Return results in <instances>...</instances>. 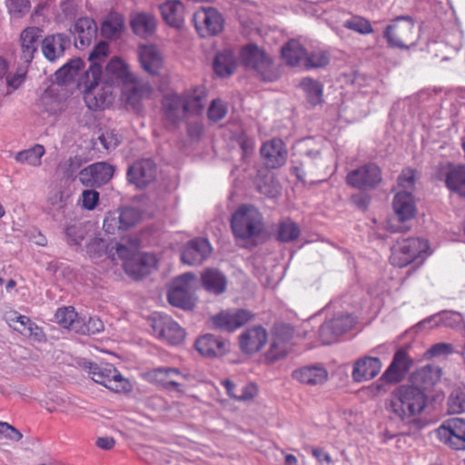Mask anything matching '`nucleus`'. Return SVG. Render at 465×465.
Here are the masks:
<instances>
[{
    "mask_svg": "<svg viewBox=\"0 0 465 465\" xmlns=\"http://www.w3.org/2000/svg\"><path fill=\"white\" fill-rule=\"evenodd\" d=\"M427 406V396L415 386L401 385L390 396L387 410L396 419L405 421L420 415Z\"/></svg>",
    "mask_w": 465,
    "mask_h": 465,
    "instance_id": "f257e3e1",
    "label": "nucleus"
},
{
    "mask_svg": "<svg viewBox=\"0 0 465 465\" xmlns=\"http://www.w3.org/2000/svg\"><path fill=\"white\" fill-rule=\"evenodd\" d=\"M101 77V68L94 65L84 73L79 83L84 103L93 111L103 110L114 102V85L107 81L102 82Z\"/></svg>",
    "mask_w": 465,
    "mask_h": 465,
    "instance_id": "f03ea898",
    "label": "nucleus"
},
{
    "mask_svg": "<svg viewBox=\"0 0 465 465\" xmlns=\"http://www.w3.org/2000/svg\"><path fill=\"white\" fill-rule=\"evenodd\" d=\"M430 255V243L419 237L398 239L391 247L390 257L393 266L403 268L411 263L421 265Z\"/></svg>",
    "mask_w": 465,
    "mask_h": 465,
    "instance_id": "7ed1b4c3",
    "label": "nucleus"
},
{
    "mask_svg": "<svg viewBox=\"0 0 465 465\" xmlns=\"http://www.w3.org/2000/svg\"><path fill=\"white\" fill-rule=\"evenodd\" d=\"M231 227L235 238L249 240L263 232V216L254 206L242 204L232 215Z\"/></svg>",
    "mask_w": 465,
    "mask_h": 465,
    "instance_id": "20e7f679",
    "label": "nucleus"
},
{
    "mask_svg": "<svg viewBox=\"0 0 465 465\" xmlns=\"http://www.w3.org/2000/svg\"><path fill=\"white\" fill-rule=\"evenodd\" d=\"M88 374L91 379L112 391L126 393L133 390L131 381L124 377L111 363H89Z\"/></svg>",
    "mask_w": 465,
    "mask_h": 465,
    "instance_id": "39448f33",
    "label": "nucleus"
},
{
    "mask_svg": "<svg viewBox=\"0 0 465 465\" xmlns=\"http://www.w3.org/2000/svg\"><path fill=\"white\" fill-rule=\"evenodd\" d=\"M153 335L171 345H178L185 339L184 330L166 314L155 313L149 318Z\"/></svg>",
    "mask_w": 465,
    "mask_h": 465,
    "instance_id": "423d86ee",
    "label": "nucleus"
},
{
    "mask_svg": "<svg viewBox=\"0 0 465 465\" xmlns=\"http://www.w3.org/2000/svg\"><path fill=\"white\" fill-rule=\"evenodd\" d=\"M348 185L361 191H371L382 182V171L374 163H368L350 171L345 178Z\"/></svg>",
    "mask_w": 465,
    "mask_h": 465,
    "instance_id": "0eeeda50",
    "label": "nucleus"
},
{
    "mask_svg": "<svg viewBox=\"0 0 465 465\" xmlns=\"http://www.w3.org/2000/svg\"><path fill=\"white\" fill-rule=\"evenodd\" d=\"M434 177L443 181L451 193L465 198V164L441 162L435 167Z\"/></svg>",
    "mask_w": 465,
    "mask_h": 465,
    "instance_id": "6e6552de",
    "label": "nucleus"
},
{
    "mask_svg": "<svg viewBox=\"0 0 465 465\" xmlns=\"http://www.w3.org/2000/svg\"><path fill=\"white\" fill-rule=\"evenodd\" d=\"M414 23L407 17H398L389 25L383 36L388 45L392 48L404 49L414 43Z\"/></svg>",
    "mask_w": 465,
    "mask_h": 465,
    "instance_id": "1a4fd4ad",
    "label": "nucleus"
},
{
    "mask_svg": "<svg viewBox=\"0 0 465 465\" xmlns=\"http://www.w3.org/2000/svg\"><path fill=\"white\" fill-rule=\"evenodd\" d=\"M254 318V314L246 309H227L210 318L212 328L222 331L232 332Z\"/></svg>",
    "mask_w": 465,
    "mask_h": 465,
    "instance_id": "9d476101",
    "label": "nucleus"
},
{
    "mask_svg": "<svg viewBox=\"0 0 465 465\" xmlns=\"http://www.w3.org/2000/svg\"><path fill=\"white\" fill-rule=\"evenodd\" d=\"M436 433L438 439L450 449L465 450V420L448 419L437 429Z\"/></svg>",
    "mask_w": 465,
    "mask_h": 465,
    "instance_id": "9b49d317",
    "label": "nucleus"
},
{
    "mask_svg": "<svg viewBox=\"0 0 465 465\" xmlns=\"http://www.w3.org/2000/svg\"><path fill=\"white\" fill-rule=\"evenodd\" d=\"M193 23L202 37L217 35L223 30V15L213 7H202L194 13Z\"/></svg>",
    "mask_w": 465,
    "mask_h": 465,
    "instance_id": "f8f14e48",
    "label": "nucleus"
},
{
    "mask_svg": "<svg viewBox=\"0 0 465 465\" xmlns=\"http://www.w3.org/2000/svg\"><path fill=\"white\" fill-rule=\"evenodd\" d=\"M260 155L266 168L276 169L285 164L288 151L282 139L273 138L262 143L260 149Z\"/></svg>",
    "mask_w": 465,
    "mask_h": 465,
    "instance_id": "ddd939ff",
    "label": "nucleus"
},
{
    "mask_svg": "<svg viewBox=\"0 0 465 465\" xmlns=\"http://www.w3.org/2000/svg\"><path fill=\"white\" fill-rule=\"evenodd\" d=\"M114 173L113 165L99 162L84 168L79 173V180L83 185L87 187L101 186L108 183Z\"/></svg>",
    "mask_w": 465,
    "mask_h": 465,
    "instance_id": "4468645a",
    "label": "nucleus"
},
{
    "mask_svg": "<svg viewBox=\"0 0 465 465\" xmlns=\"http://www.w3.org/2000/svg\"><path fill=\"white\" fill-rule=\"evenodd\" d=\"M356 324V318L352 315H342L325 322L319 330V335L324 344L333 342L336 338L349 331Z\"/></svg>",
    "mask_w": 465,
    "mask_h": 465,
    "instance_id": "2eb2a0df",
    "label": "nucleus"
},
{
    "mask_svg": "<svg viewBox=\"0 0 465 465\" xmlns=\"http://www.w3.org/2000/svg\"><path fill=\"white\" fill-rule=\"evenodd\" d=\"M413 364V361L404 349H399L393 355L392 361L382 373V380L389 384H397L402 381Z\"/></svg>",
    "mask_w": 465,
    "mask_h": 465,
    "instance_id": "dca6fc26",
    "label": "nucleus"
},
{
    "mask_svg": "<svg viewBox=\"0 0 465 465\" xmlns=\"http://www.w3.org/2000/svg\"><path fill=\"white\" fill-rule=\"evenodd\" d=\"M156 177V165L151 160H140L128 168L127 180L137 188L147 187Z\"/></svg>",
    "mask_w": 465,
    "mask_h": 465,
    "instance_id": "f3484780",
    "label": "nucleus"
},
{
    "mask_svg": "<svg viewBox=\"0 0 465 465\" xmlns=\"http://www.w3.org/2000/svg\"><path fill=\"white\" fill-rule=\"evenodd\" d=\"M268 341V333L262 325H254L247 328L239 336L241 351L246 354H253L260 351Z\"/></svg>",
    "mask_w": 465,
    "mask_h": 465,
    "instance_id": "a211bd4d",
    "label": "nucleus"
},
{
    "mask_svg": "<svg viewBox=\"0 0 465 465\" xmlns=\"http://www.w3.org/2000/svg\"><path fill=\"white\" fill-rule=\"evenodd\" d=\"M43 31L36 26H29L24 29L19 37L20 60L29 64L38 51L39 44L43 36Z\"/></svg>",
    "mask_w": 465,
    "mask_h": 465,
    "instance_id": "6ab92c4d",
    "label": "nucleus"
},
{
    "mask_svg": "<svg viewBox=\"0 0 465 465\" xmlns=\"http://www.w3.org/2000/svg\"><path fill=\"white\" fill-rule=\"evenodd\" d=\"M151 94V85L147 82L138 80L135 76L124 81L122 85V98L133 108H136L140 102L148 98Z\"/></svg>",
    "mask_w": 465,
    "mask_h": 465,
    "instance_id": "aec40b11",
    "label": "nucleus"
},
{
    "mask_svg": "<svg viewBox=\"0 0 465 465\" xmlns=\"http://www.w3.org/2000/svg\"><path fill=\"white\" fill-rule=\"evenodd\" d=\"M146 378L150 382L161 385L166 390L173 389L180 391L182 388L180 380L184 379V375L176 368L161 367L148 371Z\"/></svg>",
    "mask_w": 465,
    "mask_h": 465,
    "instance_id": "412c9836",
    "label": "nucleus"
},
{
    "mask_svg": "<svg viewBox=\"0 0 465 465\" xmlns=\"http://www.w3.org/2000/svg\"><path fill=\"white\" fill-rule=\"evenodd\" d=\"M211 252L212 247L208 240L195 238L185 245L181 259L188 265H199L210 256Z\"/></svg>",
    "mask_w": 465,
    "mask_h": 465,
    "instance_id": "4be33fe9",
    "label": "nucleus"
},
{
    "mask_svg": "<svg viewBox=\"0 0 465 465\" xmlns=\"http://www.w3.org/2000/svg\"><path fill=\"white\" fill-rule=\"evenodd\" d=\"M156 266L157 259L155 255L147 252L135 253L132 259L124 262L126 273L136 280L149 274Z\"/></svg>",
    "mask_w": 465,
    "mask_h": 465,
    "instance_id": "5701e85b",
    "label": "nucleus"
},
{
    "mask_svg": "<svg viewBox=\"0 0 465 465\" xmlns=\"http://www.w3.org/2000/svg\"><path fill=\"white\" fill-rule=\"evenodd\" d=\"M382 362L378 357L363 356L352 367L351 378L355 382L368 381L381 372Z\"/></svg>",
    "mask_w": 465,
    "mask_h": 465,
    "instance_id": "b1692460",
    "label": "nucleus"
},
{
    "mask_svg": "<svg viewBox=\"0 0 465 465\" xmlns=\"http://www.w3.org/2000/svg\"><path fill=\"white\" fill-rule=\"evenodd\" d=\"M74 37L75 46L84 48L89 46L97 35V25L93 18L80 17L70 29Z\"/></svg>",
    "mask_w": 465,
    "mask_h": 465,
    "instance_id": "393cba45",
    "label": "nucleus"
},
{
    "mask_svg": "<svg viewBox=\"0 0 465 465\" xmlns=\"http://www.w3.org/2000/svg\"><path fill=\"white\" fill-rule=\"evenodd\" d=\"M291 339L292 334L289 330H275L271 346L265 353V361L272 363L284 358L291 349Z\"/></svg>",
    "mask_w": 465,
    "mask_h": 465,
    "instance_id": "a878e982",
    "label": "nucleus"
},
{
    "mask_svg": "<svg viewBox=\"0 0 465 465\" xmlns=\"http://www.w3.org/2000/svg\"><path fill=\"white\" fill-rule=\"evenodd\" d=\"M241 59L245 66L256 70L261 74H264L272 67L271 59L254 45H248L242 48Z\"/></svg>",
    "mask_w": 465,
    "mask_h": 465,
    "instance_id": "bb28decb",
    "label": "nucleus"
},
{
    "mask_svg": "<svg viewBox=\"0 0 465 465\" xmlns=\"http://www.w3.org/2000/svg\"><path fill=\"white\" fill-rule=\"evenodd\" d=\"M227 345L225 341L213 334H204L196 340L194 347L204 357L218 358L226 353Z\"/></svg>",
    "mask_w": 465,
    "mask_h": 465,
    "instance_id": "cd10ccee",
    "label": "nucleus"
},
{
    "mask_svg": "<svg viewBox=\"0 0 465 465\" xmlns=\"http://www.w3.org/2000/svg\"><path fill=\"white\" fill-rule=\"evenodd\" d=\"M139 62L142 68L152 75L160 73L163 65L161 52L155 45H142L139 48Z\"/></svg>",
    "mask_w": 465,
    "mask_h": 465,
    "instance_id": "c85d7f7f",
    "label": "nucleus"
},
{
    "mask_svg": "<svg viewBox=\"0 0 465 465\" xmlns=\"http://www.w3.org/2000/svg\"><path fill=\"white\" fill-rule=\"evenodd\" d=\"M393 210L401 221L412 219L416 214V205L410 191H399L393 199Z\"/></svg>",
    "mask_w": 465,
    "mask_h": 465,
    "instance_id": "c756f323",
    "label": "nucleus"
},
{
    "mask_svg": "<svg viewBox=\"0 0 465 465\" xmlns=\"http://www.w3.org/2000/svg\"><path fill=\"white\" fill-rule=\"evenodd\" d=\"M67 44L68 39L64 35H47L42 40L43 54L47 60L54 62L64 54Z\"/></svg>",
    "mask_w": 465,
    "mask_h": 465,
    "instance_id": "7c9ffc66",
    "label": "nucleus"
},
{
    "mask_svg": "<svg viewBox=\"0 0 465 465\" xmlns=\"http://www.w3.org/2000/svg\"><path fill=\"white\" fill-rule=\"evenodd\" d=\"M164 22L172 27L181 28L184 23V7L178 0H169L160 5Z\"/></svg>",
    "mask_w": 465,
    "mask_h": 465,
    "instance_id": "2f4dec72",
    "label": "nucleus"
},
{
    "mask_svg": "<svg viewBox=\"0 0 465 465\" xmlns=\"http://www.w3.org/2000/svg\"><path fill=\"white\" fill-rule=\"evenodd\" d=\"M162 104L163 114L169 122L175 124L185 116L182 94H166L163 96Z\"/></svg>",
    "mask_w": 465,
    "mask_h": 465,
    "instance_id": "473e14b6",
    "label": "nucleus"
},
{
    "mask_svg": "<svg viewBox=\"0 0 465 465\" xmlns=\"http://www.w3.org/2000/svg\"><path fill=\"white\" fill-rule=\"evenodd\" d=\"M203 288L215 295L223 293L227 286L225 275L217 269L208 268L201 274Z\"/></svg>",
    "mask_w": 465,
    "mask_h": 465,
    "instance_id": "72a5a7b5",
    "label": "nucleus"
},
{
    "mask_svg": "<svg viewBox=\"0 0 465 465\" xmlns=\"http://www.w3.org/2000/svg\"><path fill=\"white\" fill-rule=\"evenodd\" d=\"M441 376V371L435 365H426L418 369L413 374V382L415 387L420 390H430L439 382Z\"/></svg>",
    "mask_w": 465,
    "mask_h": 465,
    "instance_id": "f704fd0d",
    "label": "nucleus"
},
{
    "mask_svg": "<svg viewBox=\"0 0 465 465\" xmlns=\"http://www.w3.org/2000/svg\"><path fill=\"white\" fill-rule=\"evenodd\" d=\"M292 378L303 384L318 385L327 380L328 372L322 367L306 366L293 371Z\"/></svg>",
    "mask_w": 465,
    "mask_h": 465,
    "instance_id": "c9c22d12",
    "label": "nucleus"
},
{
    "mask_svg": "<svg viewBox=\"0 0 465 465\" xmlns=\"http://www.w3.org/2000/svg\"><path fill=\"white\" fill-rule=\"evenodd\" d=\"M186 115H200L204 110L205 93L203 89H193L182 94Z\"/></svg>",
    "mask_w": 465,
    "mask_h": 465,
    "instance_id": "e433bc0d",
    "label": "nucleus"
},
{
    "mask_svg": "<svg viewBox=\"0 0 465 465\" xmlns=\"http://www.w3.org/2000/svg\"><path fill=\"white\" fill-rule=\"evenodd\" d=\"M236 67V59L233 53L224 50L216 54L213 61V70L221 77L231 75Z\"/></svg>",
    "mask_w": 465,
    "mask_h": 465,
    "instance_id": "4c0bfd02",
    "label": "nucleus"
},
{
    "mask_svg": "<svg viewBox=\"0 0 465 465\" xmlns=\"http://www.w3.org/2000/svg\"><path fill=\"white\" fill-rule=\"evenodd\" d=\"M131 26L135 35L146 37L155 31V18L150 14L139 13L132 18Z\"/></svg>",
    "mask_w": 465,
    "mask_h": 465,
    "instance_id": "58836bf2",
    "label": "nucleus"
},
{
    "mask_svg": "<svg viewBox=\"0 0 465 465\" xmlns=\"http://www.w3.org/2000/svg\"><path fill=\"white\" fill-rule=\"evenodd\" d=\"M282 56L287 64L291 66L300 65L304 63L306 56L305 48L296 40H290L282 48Z\"/></svg>",
    "mask_w": 465,
    "mask_h": 465,
    "instance_id": "ea45409f",
    "label": "nucleus"
},
{
    "mask_svg": "<svg viewBox=\"0 0 465 465\" xmlns=\"http://www.w3.org/2000/svg\"><path fill=\"white\" fill-rule=\"evenodd\" d=\"M124 27V18L122 15L111 12L101 25V33L106 38L117 37Z\"/></svg>",
    "mask_w": 465,
    "mask_h": 465,
    "instance_id": "a19ab883",
    "label": "nucleus"
},
{
    "mask_svg": "<svg viewBox=\"0 0 465 465\" xmlns=\"http://www.w3.org/2000/svg\"><path fill=\"white\" fill-rule=\"evenodd\" d=\"M300 227L290 218L282 220L277 225L275 238L281 242H290L299 238Z\"/></svg>",
    "mask_w": 465,
    "mask_h": 465,
    "instance_id": "79ce46f5",
    "label": "nucleus"
},
{
    "mask_svg": "<svg viewBox=\"0 0 465 465\" xmlns=\"http://www.w3.org/2000/svg\"><path fill=\"white\" fill-rule=\"evenodd\" d=\"M168 301L172 305L183 309H191L194 305L193 293L178 287L171 286L168 291Z\"/></svg>",
    "mask_w": 465,
    "mask_h": 465,
    "instance_id": "37998d69",
    "label": "nucleus"
},
{
    "mask_svg": "<svg viewBox=\"0 0 465 465\" xmlns=\"http://www.w3.org/2000/svg\"><path fill=\"white\" fill-rule=\"evenodd\" d=\"M45 147L41 144H35L33 147L18 152L15 159L18 163H28L32 166H39L41 164V158L45 154Z\"/></svg>",
    "mask_w": 465,
    "mask_h": 465,
    "instance_id": "c03bdc74",
    "label": "nucleus"
},
{
    "mask_svg": "<svg viewBox=\"0 0 465 465\" xmlns=\"http://www.w3.org/2000/svg\"><path fill=\"white\" fill-rule=\"evenodd\" d=\"M300 87L304 91L310 104L316 105L322 100V85L312 78H304L300 83Z\"/></svg>",
    "mask_w": 465,
    "mask_h": 465,
    "instance_id": "a18cd8bd",
    "label": "nucleus"
},
{
    "mask_svg": "<svg viewBox=\"0 0 465 465\" xmlns=\"http://www.w3.org/2000/svg\"><path fill=\"white\" fill-rule=\"evenodd\" d=\"M83 67V60L80 58L72 59L56 71V79L65 84L71 81Z\"/></svg>",
    "mask_w": 465,
    "mask_h": 465,
    "instance_id": "49530a36",
    "label": "nucleus"
},
{
    "mask_svg": "<svg viewBox=\"0 0 465 465\" xmlns=\"http://www.w3.org/2000/svg\"><path fill=\"white\" fill-rule=\"evenodd\" d=\"M106 72L121 80L123 84L124 81H127L134 76L132 73H130L126 63L118 57H114L109 61L106 65Z\"/></svg>",
    "mask_w": 465,
    "mask_h": 465,
    "instance_id": "de8ad7c7",
    "label": "nucleus"
},
{
    "mask_svg": "<svg viewBox=\"0 0 465 465\" xmlns=\"http://www.w3.org/2000/svg\"><path fill=\"white\" fill-rule=\"evenodd\" d=\"M343 26L363 35L374 31L370 20L361 15H352L343 23Z\"/></svg>",
    "mask_w": 465,
    "mask_h": 465,
    "instance_id": "09e8293b",
    "label": "nucleus"
},
{
    "mask_svg": "<svg viewBox=\"0 0 465 465\" xmlns=\"http://www.w3.org/2000/svg\"><path fill=\"white\" fill-rule=\"evenodd\" d=\"M103 227L104 232L109 234H120L123 232V225L119 209L110 211L106 213L104 219Z\"/></svg>",
    "mask_w": 465,
    "mask_h": 465,
    "instance_id": "8fccbe9b",
    "label": "nucleus"
},
{
    "mask_svg": "<svg viewBox=\"0 0 465 465\" xmlns=\"http://www.w3.org/2000/svg\"><path fill=\"white\" fill-rule=\"evenodd\" d=\"M330 63V54L327 51L316 50L306 54L304 66L307 69L325 67Z\"/></svg>",
    "mask_w": 465,
    "mask_h": 465,
    "instance_id": "3c124183",
    "label": "nucleus"
},
{
    "mask_svg": "<svg viewBox=\"0 0 465 465\" xmlns=\"http://www.w3.org/2000/svg\"><path fill=\"white\" fill-rule=\"evenodd\" d=\"M77 313L73 307L59 308L55 312V319L59 325L66 329L74 330Z\"/></svg>",
    "mask_w": 465,
    "mask_h": 465,
    "instance_id": "603ef678",
    "label": "nucleus"
},
{
    "mask_svg": "<svg viewBox=\"0 0 465 465\" xmlns=\"http://www.w3.org/2000/svg\"><path fill=\"white\" fill-rule=\"evenodd\" d=\"M448 406L449 411L451 413L465 411V387L453 390L449 398Z\"/></svg>",
    "mask_w": 465,
    "mask_h": 465,
    "instance_id": "864d4df0",
    "label": "nucleus"
},
{
    "mask_svg": "<svg viewBox=\"0 0 465 465\" xmlns=\"http://www.w3.org/2000/svg\"><path fill=\"white\" fill-rule=\"evenodd\" d=\"M121 213L123 232L134 227L141 219L140 213L132 207L118 208Z\"/></svg>",
    "mask_w": 465,
    "mask_h": 465,
    "instance_id": "5fc2aeb1",
    "label": "nucleus"
},
{
    "mask_svg": "<svg viewBox=\"0 0 465 465\" xmlns=\"http://www.w3.org/2000/svg\"><path fill=\"white\" fill-rule=\"evenodd\" d=\"M108 55V45L101 41L98 43L93 49V51L89 54V61L91 64L88 69H91L94 65H97L101 68L103 72L102 63Z\"/></svg>",
    "mask_w": 465,
    "mask_h": 465,
    "instance_id": "6e6d98bb",
    "label": "nucleus"
},
{
    "mask_svg": "<svg viewBox=\"0 0 465 465\" xmlns=\"http://www.w3.org/2000/svg\"><path fill=\"white\" fill-rule=\"evenodd\" d=\"M227 111L226 104L221 99H214L207 111L208 119L216 123L225 117Z\"/></svg>",
    "mask_w": 465,
    "mask_h": 465,
    "instance_id": "4d7b16f0",
    "label": "nucleus"
},
{
    "mask_svg": "<svg viewBox=\"0 0 465 465\" xmlns=\"http://www.w3.org/2000/svg\"><path fill=\"white\" fill-rule=\"evenodd\" d=\"M6 6L12 16L20 18L29 12L31 5L29 0H7Z\"/></svg>",
    "mask_w": 465,
    "mask_h": 465,
    "instance_id": "13d9d810",
    "label": "nucleus"
},
{
    "mask_svg": "<svg viewBox=\"0 0 465 465\" xmlns=\"http://www.w3.org/2000/svg\"><path fill=\"white\" fill-rule=\"evenodd\" d=\"M417 172L411 168H405L398 178V186L402 188V191L411 192L415 185Z\"/></svg>",
    "mask_w": 465,
    "mask_h": 465,
    "instance_id": "bf43d9fd",
    "label": "nucleus"
},
{
    "mask_svg": "<svg viewBox=\"0 0 465 465\" xmlns=\"http://www.w3.org/2000/svg\"><path fill=\"white\" fill-rule=\"evenodd\" d=\"M195 279V275L192 272L183 273L173 280L172 287H178L181 290L188 291L193 293V283Z\"/></svg>",
    "mask_w": 465,
    "mask_h": 465,
    "instance_id": "052dcab7",
    "label": "nucleus"
},
{
    "mask_svg": "<svg viewBox=\"0 0 465 465\" xmlns=\"http://www.w3.org/2000/svg\"><path fill=\"white\" fill-rule=\"evenodd\" d=\"M81 200L84 209L94 210L99 201V193L94 190H84L82 193Z\"/></svg>",
    "mask_w": 465,
    "mask_h": 465,
    "instance_id": "680f3d73",
    "label": "nucleus"
},
{
    "mask_svg": "<svg viewBox=\"0 0 465 465\" xmlns=\"http://www.w3.org/2000/svg\"><path fill=\"white\" fill-rule=\"evenodd\" d=\"M27 73V65L25 67L19 66L16 73L6 76V83L14 89H17L24 83Z\"/></svg>",
    "mask_w": 465,
    "mask_h": 465,
    "instance_id": "e2e57ef3",
    "label": "nucleus"
},
{
    "mask_svg": "<svg viewBox=\"0 0 465 465\" xmlns=\"http://www.w3.org/2000/svg\"><path fill=\"white\" fill-rule=\"evenodd\" d=\"M390 385L386 380H382V375L376 381L367 387L368 394L372 397H378L388 391L387 386Z\"/></svg>",
    "mask_w": 465,
    "mask_h": 465,
    "instance_id": "0e129e2a",
    "label": "nucleus"
},
{
    "mask_svg": "<svg viewBox=\"0 0 465 465\" xmlns=\"http://www.w3.org/2000/svg\"><path fill=\"white\" fill-rule=\"evenodd\" d=\"M17 323L20 325V327H15V330L23 333L25 331H28L31 335L35 334L37 335L36 332H34V330H38V327L35 322L31 321V319L27 316L19 314L18 315V321Z\"/></svg>",
    "mask_w": 465,
    "mask_h": 465,
    "instance_id": "69168bd1",
    "label": "nucleus"
},
{
    "mask_svg": "<svg viewBox=\"0 0 465 465\" xmlns=\"http://www.w3.org/2000/svg\"><path fill=\"white\" fill-rule=\"evenodd\" d=\"M99 140L106 150L115 148L120 143L117 134L113 131L102 134Z\"/></svg>",
    "mask_w": 465,
    "mask_h": 465,
    "instance_id": "338daca9",
    "label": "nucleus"
},
{
    "mask_svg": "<svg viewBox=\"0 0 465 465\" xmlns=\"http://www.w3.org/2000/svg\"><path fill=\"white\" fill-rule=\"evenodd\" d=\"M0 434L15 441L20 440L23 437L18 430L6 422H0Z\"/></svg>",
    "mask_w": 465,
    "mask_h": 465,
    "instance_id": "774afa93",
    "label": "nucleus"
}]
</instances>
